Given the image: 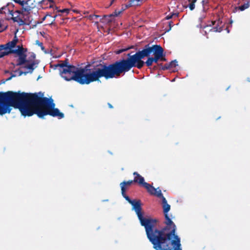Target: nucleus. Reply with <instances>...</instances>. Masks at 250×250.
Instances as JSON below:
<instances>
[{
	"mask_svg": "<svg viewBox=\"0 0 250 250\" xmlns=\"http://www.w3.org/2000/svg\"><path fill=\"white\" fill-rule=\"evenodd\" d=\"M1 99L0 104L1 115L9 113L12 109L10 107H13L19 109L24 117L36 114L40 118L47 115L57 117L59 119L64 117V114L58 108H55L53 100L43 97L41 92L28 93L20 91H8L4 93Z\"/></svg>",
	"mask_w": 250,
	"mask_h": 250,
	"instance_id": "obj_1",
	"label": "nucleus"
},
{
	"mask_svg": "<svg viewBox=\"0 0 250 250\" xmlns=\"http://www.w3.org/2000/svg\"><path fill=\"white\" fill-rule=\"evenodd\" d=\"M157 197L161 198L162 200L166 226L160 229L156 228V226L153 228V232L155 230L159 232L152 237L151 244L153 248L155 250H182L180 238L175 234L176 226L167 214L170 206L167 204L162 192H159Z\"/></svg>",
	"mask_w": 250,
	"mask_h": 250,
	"instance_id": "obj_2",
	"label": "nucleus"
},
{
	"mask_svg": "<svg viewBox=\"0 0 250 250\" xmlns=\"http://www.w3.org/2000/svg\"><path fill=\"white\" fill-rule=\"evenodd\" d=\"M146 53L145 46L143 50L136 52L134 54L128 53L126 59H120L108 65L102 64L101 67H102L104 78L108 80L119 77L121 74L128 72L133 67L141 69L145 64L142 59L146 57Z\"/></svg>",
	"mask_w": 250,
	"mask_h": 250,
	"instance_id": "obj_3",
	"label": "nucleus"
},
{
	"mask_svg": "<svg viewBox=\"0 0 250 250\" xmlns=\"http://www.w3.org/2000/svg\"><path fill=\"white\" fill-rule=\"evenodd\" d=\"M101 66L102 64L100 63L92 69H87L86 67L79 68L71 65L64 69H59V71L61 76L67 81L73 80L81 84H88L104 78Z\"/></svg>",
	"mask_w": 250,
	"mask_h": 250,
	"instance_id": "obj_4",
	"label": "nucleus"
},
{
	"mask_svg": "<svg viewBox=\"0 0 250 250\" xmlns=\"http://www.w3.org/2000/svg\"><path fill=\"white\" fill-rule=\"evenodd\" d=\"M137 215L141 225L145 227L147 237L151 243L152 237L155 234L159 233L157 230L153 231V228L155 227L158 220L156 219L146 218L143 216V213L142 211L141 202L140 200H133L132 204H130Z\"/></svg>",
	"mask_w": 250,
	"mask_h": 250,
	"instance_id": "obj_5",
	"label": "nucleus"
},
{
	"mask_svg": "<svg viewBox=\"0 0 250 250\" xmlns=\"http://www.w3.org/2000/svg\"><path fill=\"white\" fill-rule=\"evenodd\" d=\"M145 51L146 52V57H147L145 64L148 67L152 65L153 62L157 63L161 58L164 49L160 45L155 44L150 46L149 44L145 45Z\"/></svg>",
	"mask_w": 250,
	"mask_h": 250,
	"instance_id": "obj_6",
	"label": "nucleus"
},
{
	"mask_svg": "<svg viewBox=\"0 0 250 250\" xmlns=\"http://www.w3.org/2000/svg\"><path fill=\"white\" fill-rule=\"evenodd\" d=\"M223 24L222 21L219 19L217 21H211V24H208L204 27L205 34L210 32H220L223 30Z\"/></svg>",
	"mask_w": 250,
	"mask_h": 250,
	"instance_id": "obj_7",
	"label": "nucleus"
},
{
	"mask_svg": "<svg viewBox=\"0 0 250 250\" xmlns=\"http://www.w3.org/2000/svg\"><path fill=\"white\" fill-rule=\"evenodd\" d=\"M18 41L19 40L16 35H15L13 40L12 41L9 42L6 44H3L5 47V51L0 52V54H1L2 57H4L10 54H12V53H9V52L11 50H14L13 48L16 47V44L18 42Z\"/></svg>",
	"mask_w": 250,
	"mask_h": 250,
	"instance_id": "obj_8",
	"label": "nucleus"
},
{
	"mask_svg": "<svg viewBox=\"0 0 250 250\" xmlns=\"http://www.w3.org/2000/svg\"><path fill=\"white\" fill-rule=\"evenodd\" d=\"M144 188L147 190V192L151 195H155L157 197V195L159 192H162L161 190L157 191V189L148 183L145 184Z\"/></svg>",
	"mask_w": 250,
	"mask_h": 250,
	"instance_id": "obj_9",
	"label": "nucleus"
},
{
	"mask_svg": "<svg viewBox=\"0 0 250 250\" xmlns=\"http://www.w3.org/2000/svg\"><path fill=\"white\" fill-rule=\"evenodd\" d=\"M133 174L134 176L133 180L134 182L137 183L144 187L145 184L147 183L145 182L144 177L140 175L137 172H134Z\"/></svg>",
	"mask_w": 250,
	"mask_h": 250,
	"instance_id": "obj_10",
	"label": "nucleus"
},
{
	"mask_svg": "<svg viewBox=\"0 0 250 250\" xmlns=\"http://www.w3.org/2000/svg\"><path fill=\"white\" fill-rule=\"evenodd\" d=\"M14 7V5L12 3H7V4L5 6H3L1 7V9L3 11L7 10L8 13L12 16H13V8Z\"/></svg>",
	"mask_w": 250,
	"mask_h": 250,
	"instance_id": "obj_11",
	"label": "nucleus"
},
{
	"mask_svg": "<svg viewBox=\"0 0 250 250\" xmlns=\"http://www.w3.org/2000/svg\"><path fill=\"white\" fill-rule=\"evenodd\" d=\"M19 56V58L17 60L18 63L16 64L17 66H20L24 64L26 62H29V61L26 59L27 55H17Z\"/></svg>",
	"mask_w": 250,
	"mask_h": 250,
	"instance_id": "obj_12",
	"label": "nucleus"
},
{
	"mask_svg": "<svg viewBox=\"0 0 250 250\" xmlns=\"http://www.w3.org/2000/svg\"><path fill=\"white\" fill-rule=\"evenodd\" d=\"M70 65H71V64L69 63L68 60L66 59L62 63H58L57 65H56V67H59V69H64V68H66L67 67V66Z\"/></svg>",
	"mask_w": 250,
	"mask_h": 250,
	"instance_id": "obj_13",
	"label": "nucleus"
},
{
	"mask_svg": "<svg viewBox=\"0 0 250 250\" xmlns=\"http://www.w3.org/2000/svg\"><path fill=\"white\" fill-rule=\"evenodd\" d=\"M250 6V3L249 1H247V2L244 3L243 4L241 5V6H238V7H236L235 8V9L236 10H237V9L241 11H243L244 10H245V9L248 8Z\"/></svg>",
	"mask_w": 250,
	"mask_h": 250,
	"instance_id": "obj_14",
	"label": "nucleus"
},
{
	"mask_svg": "<svg viewBox=\"0 0 250 250\" xmlns=\"http://www.w3.org/2000/svg\"><path fill=\"white\" fill-rule=\"evenodd\" d=\"M17 49H14V50H11L9 53H12V54H15L17 55L22 54V51L23 50L22 45H18Z\"/></svg>",
	"mask_w": 250,
	"mask_h": 250,
	"instance_id": "obj_15",
	"label": "nucleus"
},
{
	"mask_svg": "<svg viewBox=\"0 0 250 250\" xmlns=\"http://www.w3.org/2000/svg\"><path fill=\"white\" fill-rule=\"evenodd\" d=\"M137 0H129L128 3L125 4V7L124 8L125 9L128 8L130 7L135 6L137 5V2H139Z\"/></svg>",
	"mask_w": 250,
	"mask_h": 250,
	"instance_id": "obj_16",
	"label": "nucleus"
},
{
	"mask_svg": "<svg viewBox=\"0 0 250 250\" xmlns=\"http://www.w3.org/2000/svg\"><path fill=\"white\" fill-rule=\"evenodd\" d=\"M29 2H27V4H25L22 8V10L25 12H29L32 9H33L34 6H31L29 5Z\"/></svg>",
	"mask_w": 250,
	"mask_h": 250,
	"instance_id": "obj_17",
	"label": "nucleus"
},
{
	"mask_svg": "<svg viewBox=\"0 0 250 250\" xmlns=\"http://www.w3.org/2000/svg\"><path fill=\"white\" fill-rule=\"evenodd\" d=\"M134 182V180H129L128 181H124L120 183V187L123 186L125 187L126 189L127 187L131 186V185Z\"/></svg>",
	"mask_w": 250,
	"mask_h": 250,
	"instance_id": "obj_18",
	"label": "nucleus"
},
{
	"mask_svg": "<svg viewBox=\"0 0 250 250\" xmlns=\"http://www.w3.org/2000/svg\"><path fill=\"white\" fill-rule=\"evenodd\" d=\"M35 64V62L33 61L30 64L26 65L24 66V68L29 69L30 72L32 73L34 69V65Z\"/></svg>",
	"mask_w": 250,
	"mask_h": 250,
	"instance_id": "obj_19",
	"label": "nucleus"
},
{
	"mask_svg": "<svg viewBox=\"0 0 250 250\" xmlns=\"http://www.w3.org/2000/svg\"><path fill=\"white\" fill-rule=\"evenodd\" d=\"M197 0H191L190 3L189 4L188 7L189 9L192 11L195 8V3L196 2Z\"/></svg>",
	"mask_w": 250,
	"mask_h": 250,
	"instance_id": "obj_20",
	"label": "nucleus"
},
{
	"mask_svg": "<svg viewBox=\"0 0 250 250\" xmlns=\"http://www.w3.org/2000/svg\"><path fill=\"white\" fill-rule=\"evenodd\" d=\"M169 63V66H170V69L173 67H176L177 65H178V62L175 60L174 61H171Z\"/></svg>",
	"mask_w": 250,
	"mask_h": 250,
	"instance_id": "obj_21",
	"label": "nucleus"
},
{
	"mask_svg": "<svg viewBox=\"0 0 250 250\" xmlns=\"http://www.w3.org/2000/svg\"><path fill=\"white\" fill-rule=\"evenodd\" d=\"M130 48H132V47H128V48H123V49H119L118 50H116L115 51V53H116V54H120L122 53L123 52H125V51L128 50V49H129Z\"/></svg>",
	"mask_w": 250,
	"mask_h": 250,
	"instance_id": "obj_22",
	"label": "nucleus"
},
{
	"mask_svg": "<svg viewBox=\"0 0 250 250\" xmlns=\"http://www.w3.org/2000/svg\"><path fill=\"white\" fill-rule=\"evenodd\" d=\"M55 8L56 10H57V11L58 12L66 13V14H68L69 12V9H67V8L63 9H62V10H58V7L57 6H55Z\"/></svg>",
	"mask_w": 250,
	"mask_h": 250,
	"instance_id": "obj_23",
	"label": "nucleus"
},
{
	"mask_svg": "<svg viewBox=\"0 0 250 250\" xmlns=\"http://www.w3.org/2000/svg\"><path fill=\"white\" fill-rule=\"evenodd\" d=\"M178 15H179V13H172V14H170L168 15H167L166 17V20H169L170 19H171L173 16H175V17H178Z\"/></svg>",
	"mask_w": 250,
	"mask_h": 250,
	"instance_id": "obj_24",
	"label": "nucleus"
},
{
	"mask_svg": "<svg viewBox=\"0 0 250 250\" xmlns=\"http://www.w3.org/2000/svg\"><path fill=\"white\" fill-rule=\"evenodd\" d=\"M161 66V69L163 70L170 69V66H169V63H166L164 65H163L162 64H160Z\"/></svg>",
	"mask_w": 250,
	"mask_h": 250,
	"instance_id": "obj_25",
	"label": "nucleus"
},
{
	"mask_svg": "<svg viewBox=\"0 0 250 250\" xmlns=\"http://www.w3.org/2000/svg\"><path fill=\"white\" fill-rule=\"evenodd\" d=\"M125 10V8H122V9L121 11H117L116 10L112 14L110 15V16H118L123 11Z\"/></svg>",
	"mask_w": 250,
	"mask_h": 250,
	"instance_id": "obj_26",
	"label": "nucleus"
},
{
	"mask_svg": "<svg viewBox=\"0 0 250 250\" xmlns=\"http://www.w3.org/2000/svg\"><path fill=\"white\" fill-rule=\"evenodd\" d=\"M168 28L165 29V32H168V31H169L171 30V27L173 26V22L171 21H169L168 22Z\"/></svg>",
	"mask_w": 250,
	"mask_h": 250,
	"instance_id": "obj_27",
	"label": "nucleus"
},
{
	"mask_svg": "<svg viewBox=\"0 0 250 250\" xmlns=\"http://www.w3.org/2000/svg\"><path fill=\"white\" fill-rule=\"evenodd\" d=\"M18 17H14L13 16H11V17H7L5 18L6 20L9 21L12 20L14 22L18 21Z\"/></svg>",
	"mask_w": 250,
	"mask_h": 250,
	"instance_id": "obj_28",
	"label": "nucleus"
},
{
	"mask_svg": "<svg viewBox=\"0 0 250 250\" xmlns=\"http://www.w3.org/2000/svg\"><path fill=\"white\" fill-rule=\"evenodd\" d=\"M49 2L51 3H55V1L54 0H42L39 2V3L41 4H43L44 2Z\"/></svg>",
	"mask_w": 250,
	"mask_h": 250,
	"instance_id": "obj_29",
	"label": "nucleus"
},
{
	"mask_svg": "<svg viewBox=\"0 0 250 250\" xmlns=\"http://www.w3.org/2000/svg\"><path fill=\"white\" fill-rule=\"evenodd\" d=\"M99 17V16L97 15H90L88 16V18L90 20H94L95 19Z\"/></svg>",
	"mask_w": 250,
	"mask_h": 250,
	"instance_id": "obj_30",
	"label": "nucleus"
},
{
	"mask_svg": "<svg viewBox=\"0 0 250 250\" xmlns=\"http://www.w3.org/2000/svg\"><path fill=\"white\" fill-rule=\"evenodd\" d=\"M121 188L122 194L123 196L124 197V196H126V194L125 193L126 190V188L124 187V186H123L121 187Z\"/></svg>",
	"mask_w": 250,
	"mask_h": 250,
	"instance_id": "obj_31",
	"label": "nucleus"
},
{
	"mask_svg": "<svg viewBox=\"0 0 250 250\" xmlns=\"http://www.w3.org/2000/svg\"><path fill=\"white\" fill-rule=\"evenodd\" d=\"M36 43L41 47L42 50H44L45 49L43 45V44L42 42H40L39 41H36Z\"/></svg>",
	"mask_w": 250,
	"mask_h": 250,
	"instance_id": "obj_32",
	"label": "nucleus"
},
{
	"mask_svg": "<svg viewBox=\"0 0 250 250\" xmlns=\"http://www.w3.org/2000/svg\"><path fill=\"white\" fill-rule=\"evenodd\" d=\"M124 198H125V199L130 204H132L133 200L130 199V198L127 196H124Z\"/></svg>",
	"mask_w": 250,
	"mask_h": 250,
	"instance_id": "obj_33",
	"label": "nucleus"
},
{
	"mask_svg": "<svg viewBox=\"0 0 250 250\" xmlns=\"http://www.w3.org/2000/svg\"><path fill=\"white\" fill-rule=\"evenodd\" d=\"M18 21H17V22H19V24H20V25H23V24H24V21H23V20H22L21 18H19L18 19Z\"/></svg>",
	"mask_w": 250,
	"mask_h": 250,
	"instance_id": "obj_34",
	"label": "nucleus"
},
{
	"mask_svg": "<svg viewBox=\"0 0 250 250\" xmlns=\"http://www.w3.org/2000/svg\"><path fill=\"white\" fill-rule=\"evenodd\" d=\"M162 57L161 58H160V60L161 61H164L166 62L167 61V59L165 58V54L164 53V52L162 53Z\"/></svg>",
	"mask_w": 250,
	"mask_h": 250,
	"instance_id": "obj_35",
	"label": "nucleus"
},
{
	"mask_svg": "<svg viewBox=\"0 0 250 250\" xmlns=\"http://www.w3.org/2000/svg\"><path fill=\"white\" fill-rule=\"evenodd\" d=\"M18 71H19V76H21L23 74H24L25 75H26L28 72H23V71H21V70H16L15 71V72H17Z\"/></svg>",
	"mask_w": 250,
	"mask_h": 250,
	"instance_id": "obj_36",
	"label": "nucleus"
},
{
	"mask_svg": "<svg viewBox=\"0 0 250 250\" xmlns=\"http://www.w3.org/2000/svg\"><path fill=\"white\" fill-rule=\"evenodd\" d=\"M16 76V75L15 74H12V73H11V76L10 77H9L8 78H7L5 81H10L11 80L12 78L13 77H15Z\"/></svg>",
	"mask_w": 250,
	"mask_h": 250,
	"instance_id": "obj_37",
	"label": "nucleus"
},
{
	"mask_svg": "<svg viewBox=\"0 0 250 250\" xmlns=\"http://www.w3.org/2000/svg\"><path fill=\"white\" fill-rule=\"evenodd\" d=\"M36 55L34 53H32L31 55V58H32V59L31 60V61L32 62L33 61H34V59H35Z\"/></svg>",
	"mask_w": 250,
	"mask_h": 250,
	"instance_id": "obj_38",
	"label": "nucleus"
},
{
	"mask_svg": "<svg viewBox=\"0 0 250 250\" xmlns=\"http://www.w3.org/2000/svg\"><path fill=\"white\" fill-rule=\"evenodd\" d=\"M27 51V49L26 48H23V50L22 51L23 55H26V53Z\"/></svg>",
	"mask_w": 250,
	"mask_h": 250,
	"instance_id": "obj_39",
	"label": "nucleus"
},
{
	"mask_svg": "<svg viewBox=\"0 0 250 250\" xmlns=\"http://www.w3.org/2000/svg\"><path fill=\"white\" fill-rule=\"evenodd\" d=\"M3 44L0 45V53L2 52L1 51L4 50L5 51V48Z\"/></svg>",
	"mask_w": 250,
	"mask_h": 250,
	"instance_id": "obj_40",
	"label": "nucleus"
},
{
	"mask_svg": "<svg viewBox=\"0 0 250 250\" xmlns=\"http://www.w3.org/2000/svg\"><path fill=\"white\" fill-rule=\"evenodd\" d=\"M0 14H3V13L6 14V12L5 11H3V10H2L1 8H0Z\"/></svg>",
	"mask_w": 250,
	"mask_h": 250,
	"instance_id": "obj_41",
	"label": "nucleus"
},
{
	"mask_svg": "<svg viewBox=\"0 0 250 250\" xmlns=\"http://www.w3.org/2000/svg\"><path fill=\"white\" fill-rule=\"evenodd\" d=\"M107 105L108 106V107L110 108H113V106L111 105V104H110V103H108L107 104Z\"/></svg>",
	"mask_w": 250,
	"mask_h": 250,
	"instance_id": "obj_42",
	"label": "nucleus"
},
{
	"mask_svg": "<svg viewBox=\"0 0 250 250\" xmlns=\"http://www.w3.org/2000/svg\"><path fill=\"white\" fill-rule=\"evenodd\" d=\"M55 3H51L50 4V5L49 6V8H53L54 7V4Z\"/></svg>",
	"mask_w": 250,
	"mask_h": 250,
	"instance_id": "obj_43",
	"label": "nucleus"
},
{
	"mask_svg": "<svg viewBox=\"0 0 250 250\" xmlns=\"http://www.w3.org/2000/svg\"><path fill=\"white\" fill-rule=\"evenodd\" d=\"M16 12L19 14H22V12L20 10H16Z\"/></svg>",
	"mask_w": 250,
	"mask_h": 250,
	"instance_id": "obj_44",
	"label": "nucleus"
},
{
	"mask_svg": "<svg viewBox=\"0 0 250 250\" xmlns=\"http://www.w3.org/2000/svg\"><path fill=\"white\" fill-rule=\"evenodd\" d=\"M48 2H44V3L43 4H42V6H43V5H47Z\"/></svg>",
	"mask_w": 250,
	"mask_h": 250,
	"instance_id": "obj_45",
	"label": "nucleus"
},
{
	"mask_svg": "<svg viewBox=\"0 0 250 250\" xmlns=\"http://www.w3.org/2000/svg\"><path fill=\"white\" fill-rule=\"evenodd\" d=\"M47 15H46L45 16H44L43 19H42V20L44 21L45 20V19H46V17Z\"/></svg>",
	"mask_w": 250,
	"mask_h": 250,
	"instance_id": "obj_46",
	"label": "nucleus"
},
{
	"mask_svg": "<svg viewBox=\"0 0 250 250\" xmlns=\"http://www.w3.org/2000/svg\"><path fill=\"white\" fill-rule=\"evenodd\" d=\"M9 73V71L8 70L5 71V73Z\"/></svg>",
	"mask_w": 250,
	"mask_h": 250,
	"instance_id": "obj_47",
	"label": "nucleus"
},
{
	"mask_svg": "<svg viewBox=\"0 0 250 250\" xmlns=\"http://www.w3.org/2000/svg\"><path fill=\"white\" fill-rule=\"evenodd\" d=\"M114 0H112L111 1V3H110V5H112V4L113 3Z\"/></svg>",
	"mask_w": 250,
	"mask_h": 250,
	"instance_id": "obj_48",
	"label": "nucleus"
},
{
	"mask_svg": "<svg viewBox=\"0 0 250 250\" xmlns=\"http://www.w3.org/2000/svg\"><path fill=\"white\" fill-rule=\"evenodd\" d=\"M1 26H2L1 21H0V27H1Z\"/></svg>",
	"mask_w": 250,
	"mask_h": 250,
	"instance_id": "obj_49",
	"label": "nucleus"
},
{
	"mask_svg": "<svg viewBox=\"0 0 250 250\" xmlns=\"http://www.w3.org/2000/svg\"><path fill=\"white\" fill-rule=\"evenodd\" d=\"M57 16V15H55V16H54V18H55Z\"/></svg>",
	"mask_w": 250,
	"mask_h": 250,
	"instance_id": "obj_50",
	"label": "nucleus"
},
{
	"mask_svg": "<svg viewBox=\"0 0 250 250\" xmlns=\"http://www.w3.org/2000/svg\"><path fill=\"white\" fill-rule=\"evenodd\" d=\"M229 88V87H228L227 88V90H228Z\"/></svg>",
	"mask_w": 250,
	"mask_h": 250,
	"instance_id": "obj_51",
	"label": "nucleus"
},
{
	"mask_svg": "<svg viewBox=\"0 0 250 250\" xmlns=\"http://www.w3.org/2000/svg\"><path fill=\"white\" fill-rule=\"evenodd\" d=\"M189 2H190L191 0H188Z\"/></svg>",
	"mask_w": 250,
	"mask_h": 250,
	"instance_id": "obj_52",
	"label": "nucleus"
},
{
	"mask_svg": "<svg viewBox=\"0 0 250 250\" xmlns=\"http://www.w3.org/2000/svg\"><path fill=\"white\" fill-rule=\"evenodd\" d=\"M138 1H140L141 0H137Z\"/></svg>",
	"mask_w": 250,
	"mask_h": 250,
	"instance_id": "obj_53",
	"label": "nucleus"
}]
</instances>
